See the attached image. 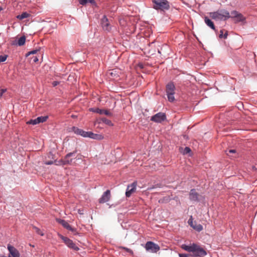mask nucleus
<instances>
[{"instance_id":"obj_41","label":"nucleus","mask_w":257,"mask_h":257,"mask_svg":"<svg viewBox=\"0 0 257 257\" xmlns=\"http://www.w3.org/2000/svg\"><path fill=\"white\" fill-rule=\"evenodd\" d=\"M71 117L72 118H75L77 117L76 115H73V114L71 115Z\"/></svg>"},{"instance_id":"obj_26","label":"nucleus","mask_w":257,"mask_h":257,"mask_svg":"<svg viewBox=\"0 0 257 257\" xmlns=\"http://www.w3.org/2000/svg\"><path fill=\"white\" fill-rule=\"evenodd\" d=\"M32 228L37 234L40 235L41 236H43L44 235L43 231H42L40 229H39L37 227H36L35 226H33Z\"/></svg>"},{"instance_id":"obj_39","label":"nucleus","mask_w":257,"mask_h":257,"mask_svg":"<svg viewBox=\"0 0 257 257\" xmlns=\"http://www.w3.org/2000/svg\"><path fill=\"white\" fill-rule=\"evenodd\" d=\"M54 163V162L52 161H46L45 162V164L46 165H52Z\"/></svg>"},{"instance_id":"obj_9","label":"nucleus","mask_w":257,"mask_h":257,"mask_svg":"<svg viewBox=\"0 0 257 257\" xmlns=\"http://www.w3.org/2000/svg\"><path fill=\"white\" fill-rule=\"evenodd\" d=\"M188 223L191 227L195 230L200 232L203 230V226L200 224H198L196 221H193L192 216H191L188 221Z\"/></svg>"},{"instance_id":"obj_18","label":"nucleus","mask_w":257,"mask_h":257,"mask_svg":"<svg viewBox=\"0 0 257 257\" xmlns=\"http://www.w3.org/2000/svg\"><path fill=\"white\" fill-rule=\"evenodd\" d=\"M204 21L205 24L210 28H211L213 30H215V26L212 21H211L209 19H208L207 17L204 18Z\"/></svg>"},{"instance_id":"obj_7","label":"nucleus","mask_w":257,"mask_h":257,"mask_svg":"<svg viewBox=\"0 0 257 257\" xmlns=\"http://www.w3.org/2000/svg\"><path fill=\"white\" fill-rule=\"evenodd\" d=\"M166 119V116L163 112H159L151 118V120L157 123H161Z\"/></svg>"},{"instance_id":"obj_14","label":"nucleus","mask_w":257,"mask_h":257,"mask_svg":"<svg viewBox=\"0 0 257 257\" xmlns=\"http://www.w3.org/2000/svg\"><path fill=\"white\" fill-rule=\"evenodd\" d=\"M74 153H69L66 155L64 160H61L59 161L60 163L62 165L71 164L72 163V159L69 160V158L72 156Z\"/></svg>"},{"instance_id":"obj_3","label":"nucleus","mask_w":257,"mask_h":257,"mask_svg":"<svg viewBox=\"0 0 257 257\" xmlns=\"http://www.w3.org/2000/svg\"><path fill=\"white\" fill-rule=\"evenodd\" d=\"M210 16L214 20H226L230 18L229 13L225 10H221L217 12L210 13Z\"/></svg>"},{"instance_id":"obj_28","label":"nucleus","mask_w":257,"mask_h":257,"mask_svg":"<svg viewBox=\"0 0 257 257\" xmlns=\"http://www.w3.org/2000/svg\"><path fill=\"white\" fill-rule=\"evenodd\" d=\"M27 124H30L35 125V124L39 123V122L37 121V118H36V119H31V120H30L29 121H28L27 122Z\"/></svg>"},{"instance_id":"obj_29","label":"nucleus","mask_w":257,"mask_h":257,"mask_svg":"<svg viewBox=\"0 0 257 257\" xmlns=\"http://www.w3.org/2000/svg\"><path fill=\"white\" fill-rule=\"evenodd\" d=\"M191 152V149L189 147H185L182 152L183 154H187Z\"/></svg>"},{"instance_id":"obj_19","label":"nucleus","mask_w":257,"mask_h":257,"mask_svg":"<svg viewBox=\"0 0 257 257\" xmlns=\"http://www.w3.org/2000/svg\"><path fill=\"white\" fill-rule=\"evenodd\" d=\"M30 15L29 14H28V13L24 12L21 15H18L17 16V18L20 20H22L25 18H28L30 16Z\"/></svg>"},{"instance_id":"obj_20","label":"nucleus","mask_w":257,"mask_h":257,"mask_svg":"<svg viewBox=\"0 0 257 257\" xmlns=\"http://www.w3.org/2000/svg\"><path fill=\"white\" fill-rule=\"evenodd\" d=\"M226 154L228 156L232 157H236L237 155L236 152V150L234 149H231L228 150V152L226 151Z\"/></svg>"},{"instance_id":"obj_4","label":"nucleus","mask_w":257,"mask_h":257,"mask_svg":"<svg viewBox=\"0 0 257 257\" xmlns=\"http://www.w3.org/2000/svg\"><path fill=\"white\" fill-rule=\"evenodd\" d=\"M152 2L154 4V8L156 10L164 11L170 8L169 3L167 0H152Z\"/></svg>"},{"instance_id":"obj_22","label":"nucleus","mask_w":257,"mask_h":257,"mask_svg":"<svg viewBox=\"0 0 257 257\" xmlns=\"http://www.w3.org/2000/svg\"><path fill=\"white\" fill-rule=\"evenodd\" d=\"M79 2L82 5H85L88 3L93 5L95 3L94 0H79Z\"/></svg>"},{"instance_id":"obj_1","label":"nucleus","mask_w":257,"mask_h":257,"mask_svg":"<svg viewBox=\"0 0 257 257\" xmlns=\"http://www.w3.org/2000/svg\"><path fill=\"white\" fill-rule=\"evenodd\" d=\"M181 247L186 251L193 252L194 255L196 256L202 257L207 254L205 249L196 243H193L190 245L183 244Z\"/></svg>"},{"instance_id":"obj_42","label":"nucleus","mask_w":257,"mask_h":257,"mask_svg":"<svg viewBox=\"0 0 257 257\" xmlns=\"http://www.w3.org/2000/svg\"><path fill=\"white\" fill-rule=\"evenodd\" d=\"M0 257H6V256L4 255H0Z\"/></svg>"},{"instance_id":"obj_10","label":"nucleus","mask_w":257,"mask_h":257,"mask_svg":"<svg viewBox=\"0 0 257 257\" xmlns=\"http://www.w3.org/2000/svg\"><path fill=\"white\" fill-rule=\"evenodd\" d=\"M137 182H134L131 185L127 186L125 195L127 197H129L136 190Z\"/></svg>"},{"instance_id":"obj_23","label":"nucleus","mask_w":257,"mask_h":257,"mask_svg":"<svg viewBox=\"0 0 257 257\" xmlns=\"http://www.w3.org/2000/svg\"><path fill=\"white\" fill-rule=\"evenodd\" d=\"M100 120L102 122H103V123H104L105 124H106L109 126L113 125V123H112V122L110 120L107 119L105 117H101L100 118Z\"/></svg>"},{"instance_id":"obj_24","label":"nucleus","mask_w":257,"mask_h":257,"mask_svg":"<svg viewBox=\"0 0 257 257\" xmlns=\"http://www.w3.org/2000/svg\"><path fill=\"white\" fill-rule=\"evenodd\" d=\"M58 222H59L62 225L65 227V228L67 229L69 226L70 225L66 221L62 219H58Z\"/></svg>"},{"instance_id":"obj_15","label":"nucleus","mask_w":257,"mask_h":257,"mask_svg":"<svg viewBox=\"0 0 257 257\" xmlns=\"http://www.w3.org/2000/svg\"><path fill=\"white\" fill-rule=\"evenodd\" d=\"M230 18H235L238 21H243L244 20L243 16L235 11L231 12Z\"/></svg>"},{"instance_id":"obj_12","label":"nucleus","mask_w":257,"mask_h":257,"mask_svg":"<svg viewBox=\"0 0 257 257\" xmlns=\"http://www.w3.org/2000/svg\"><path fill=\"white\" fill-rule=\"evenodd\" d=\"M111 194L109 190H107L103 193L101 198L99 199L100 203H104L108 201L110 198Z\"/></svg>"},{"instance_id":"obj_37","label":"nucleus","mask_w":257,"mask_h":257,"mask_svg":"<svg viewBox=\"0 0 257 257\" xmlns=\"http://www.w3.org/2000/svg\"><path fill=\"white\" fill-rule=\"evenodd\" d=\"M7 91L6 89H1L0 92V97L3 96L4 93H5Z\"/></svg>"},{"instance_id":"obj_5","label":"nucleus","mask_w":257,"mask_h":257,"mask_svg":"<svg viewBox=\"0 0 257 257\" xmlns=\"http://www.w3.org/2000/svg\"><path fill=\"white\" fill-rule=\"evenodd\" d=\"M175 85L172 82L169 83L166 85V91L168 99L170 102H173L175 100Z\"/></svg>"},{"instance_id":"obj_35","label":"nucleus","mask_w":257,"mask_h":257,"mask_svg":"<svg viewBox=\"0 0 257 257\" xmlns=\"http://www.w3.org/2000/svg\"><path fill=\"white\" fill-rule=\"evenodd\" d=\"M179 257H189V254L185 253H179Z\"/></svg>"},{"instance_id":"obj_13","label":"nucleus","mask_w":257,"mask_h":257,"mask_svg":"<svg viewBox=\"0 0 257 257\" xmlns=\"http://www.w3.org/2000/svg\"><path fill=\"white\" fill-rule=\"evenodd\" d=\"M101 25L104 31H109L110 30L111 27L108 22V20L105 16L101 19Z\"/></svg>"},{"instance_id":"obj_45","label":"nucleus","mask_w":257,"mask_h":257,"mask_svg":"<svg viewBox=\"0 0 257 257\" xmlns=\"http://www.w3.org/2000/svg\"><path fill=\"white\" fill-rule=\"evenodd\" d=\"M8 257H11V256H8Z\"/></svg>"},{"instance_id":"obj_32","label":"nucleus","mask_w":257,"mask_h":257,"mask_svg":"<svg viewBox=\"0 0 257 257\" xmlns=\"http://www.w3.org/2000/svg\"><path fill=\"white\" fill-rule=\"evenodd\" d=\"M7 55L0 56V63L5 62L7 60Z\"/></svg>"},{"instance_id":"obj_38","label":"nucleus","mask_w":257,"mask_h":257,"mask_svg":"<svg viewBox=\"0 0 257 257\" xmlns=\"http://www.w3.org/2000/svg\"><path fill=\"white\" fill-rule=\"evenodd\" d=\"M59 83L60 82L59 81H53L52 82V85L55 87L58 85Z\"/></svg>"},{"instance_id":"obj_21","label":"nucleus","mask_w":257,"mask_h":257,"mask_svg":"<svg viewBox=\"0 0 257 257\" xmlns=\"http://www.w3.org/2000/svg\"><path fill=\"white\" fill-rule=\"evenodd\" d=\"M26 42V37L25 36H22L20 37L17 41V44L19 46H21L25 44Z\"/></svg>"},{"instance_id":"obj_2","label":"nucleus","mask_w":257,"mask_h":257,"mask_svg":"<svg viewBox=\"0 0 257 257\" xmlns=\"http://www.w3.org/2000/svg\"><path fill=\"white\" fill-rule=\"evenodd\" d=\"M72 130L75 134L80 135L83 137H88L94 139H99L101 137L99 135L93 134L91 132H85L77 127L73 126L72 128Z\"/></svg>"},{"instance_id":"obj_16","label":"nucleus","mask_w":257,"mask_h":257,"mask_svg":"<svg viewBox=\"0 0 257 257\" xmlns=\"http://www.w3.org/2000/svg\"><path fill=\"white\" fill-rule=\"evenodd\" d=\"M199 194L196 191L195 189L191 190L189 193V198L192 201L198 200Z\"/></svg>"},{"instance_id":"obj_30","label":"nucleus","mask_w":257,"mask_h":257,"mask_svg":"<svg viewBox=\"0 0 257 257\" xmlns=\"http://www.w3.org/2000/svg\"><path fill=\"white\" fill-rule=\"evenodd\" d=\"M67 229L71 231L74 234H76L77 233L76 229L74 227H72L71 225H69Z\"/></svg>"},{"instance_id":"obj_34","label":"nucleus","mask_w":257,"mask_h":257,"mask_svg":"<svg viewBox=\"0 0 257 257\" xmlns=\"http://www.w3.org/2000/svg\"><path fill=\"white\" fill-rule=\"evenodd\" d=\"M122 248L131 254L133 253V250L130 248H126L125 247H122Z\"/></svg>"},{"instance_id":"obj_6","label":"nucleus","mask_w":257,"mask_h":257,"mask_svg":"<svg viewBox=\"0 0 257 257\" xmlns=\"http://www.w3.org/2000/svg\"><path fill=\"white\" fill-rule=\"evenodd\" d=\"M145 248L148 251H151L152 252L156 253L160 250V247L159 245L152 241H148L146 243Z\"/></svg>"},{"instance_id":"obj_36","label":"nucleus","mask_w":257,"mask_h":257,"mask_svg":"<svg viewBox=\"0 0 257 257\" xmlns=\"http://www.w3.org/2000/svg\"><path fill=\"white\" fill-rule=\"evenodd\" d=\"M115 72H116V71H115L114 70H110V71L109 72V74L110 75H111V76H113V75H114V76H115V75H116V74L115 73Z\"/></svg>"},{"instance_id":"obj_33","label":"nucleus","mask_w":257,"mask_h":257,"mask_svg":"<svg viewBox=\"0 0 257 257\" xmlns=\"http://www.w3.org/2000/svg\"><path fill=\"white\" fill-rule=\"evenodd\" d=\"M38 51H39V50H35L30 51L28 53V54H27V56H29L31 54H36Z\"/></svg>"},{"instance_id":"obj_44","label":"nucleus","mask_w":257,"mask_h":257,"mask_svg":"<svg viewBox=\"0 0 257 257\" xmlns=\"http://www.w3.org/2000/svg\"><path fill=\"white\" fill-rule=\"evenodd\" d=\"M2 10V8L0 7V11Z\"/></svg>"},{"instance_id":"obj_27","label":"nucleus","mask_w":257,"mask_h":257,"mask_svg":"<svg viewBox=\"0 0 257 257\" xmlns=\"http://www.w3.org/2000/svg\"><path fill=\"white\" fill-rule=\"evenodd\" d=\"M224 30H221L220 31V34H219V37L220 38H224V39H226L227 37V31H225V34H223V32H224Z\"/></svg>"},{"instance_id":"obj_25","label":"nucleus","mask_w":257,"mask_h":257,"mask_svg":"<svg viewBox=\"0 0 257 257\" xmlns=\"http://www.w3.org/2000/svg\"><path fill=\"white\" fill-rule=\"evenodd\" d=\"M37 121L40 123V122H45L47 119L48 118V116H41L38 117L37 118Z\"/></svg>"},{"instance_id":"obj_8","label":"nucleus","mask_w":257,"mask_h":257,"mask_svg":"<svg viewBox=\"0 0 257 257\" xmlns=\"http://www.w3.org/2000/svg\"><path fill=\"white\" fill-rule=\"evenodd\" d=\"M61 238L63 240V241L65 242V243L70 248L74 249V250H78L79 248L77 247L75 244L73 242L72 240L70 239L69 238L64 237L62 235H60Z\"/></svg>"},{"instance_id":"obj_43","label":"nucleus","mask_w":257,"mask_h":257,"mask_svg":"<svg viewBox=\"0 0 257 257\" xmlns=\"http://www.w3.org/2000/svg\"><path fill=\"white\" fill-rule=\"evenodd\" d=\"M59 165H61L60 162H59ZM57 165H58V164H57Z\"/></svg>"},{"instance_id":"obj_31","label":"nucleus","mask_w":257,"mask_h":257,"mask_svg":"<svg viewBox=\"0 0 257 257\" xmlns=\"http://www.w3.org/2000/svg\"><path fill=\"white\" fill-rule=\"evenodd\" d=\"M67 229L71 231L74 234H76L77 233L76 229L74 227H72L71 225H69Z\"/></svg>"},{"instance_id":"obj_11","label":"nucleus","mask_w":257,"mask_h":257,"mask_svg":"<svg viewBox=\"0 0 257 257\" xmlns=\"http://www.w3.org/2000/svg\"><path fill=\"white\" fill-rule=\"evenodd\" d=\"M8 249L10 252L9 256L11 257H20V254L19 251L14 246L10 244L8 245Z\"/></svg>"},{"instance_id":"obj_40","label":"nucleus","mask_w":257,"mask_h":257,"mask_svg":"<svg viewBox=\"0 0 257 257\" xmlns=\"http://www.w3.org/2000/svg\"><path fill=\"white\" fill-rule=\"evenodd\" d=\"M38 60H39L37 56H34L33 57V61L34 62H37V61H38Z\"/></svg>"},{"instance_id":"obj_17","label":"nucleus","mask_w":257,"mask_h":257,"mask_svg":"<svg viewBox=\"0 0 257 257\" xmlns=\"http://www.w3.org/2000/svg\"><path fill=\"white\" fill-rule=\"evenodd\" d=\"M94 112L98 113L100 114H104L107 116H112V113L108 110L106 109H101L99 108H96L94 110H93Z\"/></svg>"}]
</instances>
